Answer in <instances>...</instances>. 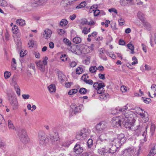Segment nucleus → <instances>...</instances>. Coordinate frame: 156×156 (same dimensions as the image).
Returning a JSON list of instances; mask_svg holds the SVG:
<instances>
[{"instance_id":"1","label":"nucleus","mask_w":156,"mask_h":156,"mask_svg":"<svg viewBox=\"0 0 156 156\" xmlns=\"http://www.w3.org/2000/svg\"><path fill=\"white\" fill-rule=\"evenodd\" d=\"M128 104H127L122 108L117 107L112 112V114H116L120 112H122V123L126 128L134 129L135 135L139 136L142 134L144 136H146L147 133V125L144 123L140 126H136V128H133V124L135 121V119L133 116V113L130 110L138 109L143 111V109L138 107H135V108H132Z\"/></svg>"},{"instance_id":"2","label":"nucleus","mask_w":156,"mask_h":156,"mask_svg":"<svg viewBox=\"0 0 156 156\" xmlns=\"http://www.w3.org/2000/svg\"><path fill=\"white\" fill-rule=\"evenodd\" d=\"M126 140V138L123 133H121L117 135V137L115 138L111 141V144H113V145L119 147L123 144Z\"/></svg>"},{"instance_id":"3","label":"nucleus","mask_w":156,"mask_h":156,"mask_svg":"<svg viewBox=\"0 0 156 156\" xmlns=\"http://www.w3.org/2000/svg\"><path fill=\"white\" fill-rule=\"evenodd\" d=\"M38 138L40 145L43 147L45 146L48 142V140L43 131H40L39 132Z\"/></svg>"},{"instance_id":"4","label":"nucleus","mask_w":156,"mask_h":156,"mask_svg":"<svg viewBox=\"0 0 156 156\" xmlns=\"http://www.w3.org/2000/svg\"><path fill=\"white\" fill-rule=\"evenodd\" d=\"M85 143L83 141L78 142L75 146L73 151L76 154H80L83 151Z\"/></svg>"},{"instance_id":"5","label":"nucleus","mask_w":156,"mask_h":156,"mask_svg":"<svg viewBox=\"0 0 156 156\" xmlns=\"http://www.w3.org/2000/svg\"><path fill=\"white\" fill-rule=\"evenodd\" d=\"M48 59V57L45 56L43 58V61L40 60L35 62L38 69L42 72H44L45 71V66L47 64Z\"/></svg>"},{"instance_id":"6","label":"nucleus","mask_w":156,"mask_h":156,"mask_svg":"<svg viewBox=\"0 0 156 156\" xmlns=\"http://www.w3.org/2000/svg\"><path fill=\"white\" fill-rule=\"evenodd\" d=\"M90 131L89 130L83 129L81 130L76 136V138L77 140H83L89 136Z\"/></svg>"},{"instance_id":"7","label":"nucleus","mask_w":156,"mask_h":156,"mask_svg":"<svg viewBox=\"0 0 156 156\" xmlns=\"http://www.w3.org/2000/svg\"><path fill=\"white\" fill-rule=\"evenodd\" d=\"M8 99L10 104L13 107V109H16L18 108V103L16 98L11 94H7Z\"/></svg>"},{"instance_id":"8","label":"nucleus","mask_w":156,"mask_h":156,"mask_svg":"<svg viewBox=\"0 0 156 156\" xmlns=\"http://www.w3.org/2000/svg\"><path fill=\"white\" fill-rule=\"evenodd\" d=\"M19 136L20 140L23 143L27 144L29 141V139L24 130H22L19 132Z\"/></svg>"},{"instance_id":"9","label":"nucleus","mask_w":156,"mask_h":156,"mask_svg":"<svg viewBox=\"0 0 156 156\" xmlns=\"http://www.w3.org/2000/svg\"><path fill=\"white\" fill-rule=\"evenodd\" d=\"M93 86L95 89L97 90L98 94H100L104 93L105 90H103V87L105 86V85L104 83L95 82L94 83Z\"/></svg>"},{"instance_id":"10","label":"nucleus","mask_w":156,"mask_h":156,"mask_svg":"<svg viewBox=\"0 0 156 156\" xmlns=\"http://www.w3.org/2000/svg\"><path fill=\"white\" fill-rule=\"evenodd\" d=\"M79 55L82 54H86L90 51V47L87 45L80 44L79 46Z\"/></svg>"},{"instance_id":"11","label":"nucleus","mask_w":156,"mask_h":156,"mask_svg":"<svg viewBox=\"0 0 156 156\" xmlns=\"http://www.w3.org/2000/svg\"><path fill=\"white\" fill-rule=\"evenodd\" d=\"M107 123L106 121H102L97 124L96 126V129L98 132L99 133L106 128Z\"/></svg>"},{"instance_id":"12","label":"nucleus","mask_w":156,"mask_h":156,"mask_svg":"<svg viewBox=\"0 0 156 156\" xmlns=\"http://www.w3.org/2000/svg\"><path fill=\"white\" fill-rule=\"evenodd\" d=\"M47 0H31L30 4L33 7H37L44 4Z\"/></svg>"},{"instance_id":"13","label":"nucleus","mask_w":156,"mask_h":156,"mask_svg":"<svg viewBox=\"0 0 156 156\" xmlns=\"http://www.w3.org/2000/svg\"><path fill=\"white\" fill-rule=\"evenodd\" d=\"M112 123L114 126L117 127L120 126L121 124L122 123V116L121 117H115L112 118Z\"/></svg>"},{"instance_id":"14","label":"nucleus","mask_w":156,"mask_h":156,"mask_svg":"<svg viewBox=\"0 0 156 156\" xmlns=\"http://www.w3.org/2000/svg\"><path fill=\"white\" fill-rule=\"evenodd\" d=\"M71 107L74 114H76L81 112L83 108V105H80L79 106H77L75 104H73L71 105Z\"/></svg>"},{"instance_id":"15","label":"nucleus","mask_w":156,"mask_h":156,"mask_svg":"<svg viewBox=\"0 0 156 156\" xmlns=\"http://www.w3.org/2000/svg\"><path fill=\"white\" fill-rule=\"evenodd\" d=\"M56 71V74L58 76V78L59 81L62 83L64 81V78L65 77V75L63 74L62 72L57 69Z\"/></svg>"},{"instance_id":"16","label":"nucleus","mask_w":156,"mask_h":156,"mask_svg":"<svg viewBox=\"0 0 156 156\" xmlns=\"http://www.w3.org/2000/svg\"><path fill=\"white\" fill-rule=\"evenodd\" d=\"M133 151L132 148H129L125 149L123 152V156H130L133 153Z\"/></svg>"},{"instance_id":"17","label":"nucleus","mask_w":156,"mask_h":156,"mask_svg":"<svg viewBox=\"0 0 156 156\" xmlns=\"http://www.w3.org/2000/svg\"><path fill=\"white\" fill-rule=\"evenodd\" d=\"M111 145H109V151L108 152L109 153H111L112 154L114 153L116 151L117 148L119 147H117L115 145H113V144L112 143L111 144Z\"/></svg>"},{"instance_id":"18","label":"nucleus","mask_w":156,"mask_h":156,"mask_svg":"<svg viewBox=\"0 0 156 156\" xmlns=\"http://www.w3.org/2000/svg\"><path fill=\"white\" fill-rule=\"evenodd\" d=\"M52 33V31L51 30L47 29L44 31V37L45 39H48L50 37Z\"/></svg>"},{"instance_id":"19","label":"nucleus","mask_w":156,"mask_h":156,"mask_svg":"<svg viewBox=\"0 0 156 156\" xmlns=\"http://www.w3.org/2000/svg\"><path fill=\"white\" fill-rule=\"evenodd\" d=\"M76 47L74 46H71L69 49H70V51H71L73 53L79 55V48L76 50Z\"/></svg>"},{"instance_id":"20","label":"nucleus","mask_w":156,"mask_h":156,"mask_svg":"<svg viewBox=\"0 0 156 156\" xmlns=\"http://www.w3.org/2000/svg\"><path fill=\"white\" fill-rule=\"evenodd\" d=\"M16 23L17 24L21 26H23L25 24V20L21 19H17L16 21Z\"/></svg>"},{"instance_id":"21","label":"nucleus","mask_w":156,"mask_h":156,"mask_svg":"<svg viewBox=\"0 0 156 156\" xmlns=\"http://www.w3.org/2000/svg\"><path fill=\"white\" fill-rule=\"evenodd\" d=\"M137 16L138 18L142 22H144V15L141 12H139L137 13Z\"/></svg>"},{"instance_id":"22","label":"nucleus","mask_w":156,"mask_h":156,"mask_svg":"<svg viewBox=\"0 0 156 156\" xmlns=\"http://www.w3.org/2000/svg\"><path fill=\"white\" fill-rule=\"evenodd\" d=\"M16 62L15 58H13L12 59L11 62V68L13 70H15L16 69Z\"/></svg>"},{"instance_id":"23","label":"nucleus","mask_w":156,"mask_h":156,"mask_svg":"<svg viewBox=\"0 0 156 156\" xmlns=\"http://www.w3.org/2000/svg\"><path fill=\"white\" fill-rule=\"evenodd\" d=\"M128 48L131 50L130 53L133 54L135 52L134 51V46L130 43H129L127 45Z\"/></svg>"},{"instance_id":"24","label":"nucleus","mask_w":156,"mask_h":156,"mask_svg":"<svg viewBox=\"0 0 156 156\" xmlns=\"http://www.w3.org/2000/svg\"><path fill=\"white\" fill-rule=\"evenodd\" d=\"M49 91L51 92H54L55 91V87L54 84H51L48 87Z\"/></svg>"},{"instance_id":"25","label":"nucleus","mask_w":156,"mask_h":156,"mask_svg":"<svg viewBox=\"0 0 156 156\" xmlns=\"http://www.w3.org/2000/svg\"><path fill=\"white\" fill-rule=\"evenodd\" d=\"M14 87L15 90L18 95L19 96L20 95V90L19 87L16 83L14 85Z\"/></svg>"},{"instance_id":"26","label":"nucleus","mask_w":156,"mask_h":156,"mask_svg":"<svg viewBox=\"0 0 156 156\" xmlns=\"http://www.w3.org/2000/svg\"><path fill=\"white\" fill-rule=\"evenodd\" d=\"M98 151L99 154L101 155H106L107 152V150L103 148L101 149H99Z\"/></svg>"},{"instance_id":"27","label":"nucleus","mask_w":156,"mask_h":156,"mask_svg":"<svg viewBox=\"0 0 156 156\" xmlns=\"http://www.w3.org/2000/svg\"><path fill=\"white\" fill-rule=\"evenodd\" d=\"M73 42L75 44H78L81 42V39L80 37H76L73 39Z\"/></svg>"},{"instance_id":"28","label":"nucleus","mask_w":156,"mask_h":156,"mask_svg":"<svg viewBox=\"0 0 156 156\" xmlns=\"http://www.w3.org/2000/svg\"><path fill=\"white\" fill-rule=\"evenodd\" d=\"M12 31L13 34H17L19 31L18 27L16 25H14L12 28Z\"/></svg>"},{"instance_id":"29","label":"nucleus","mask_w":156,"mask_h":156,"mask_svg":"<svg viewBox=\"0 0 156 156\" xmlns=\"http://www.w3.org/2000/svg\"><path fill=\"white\" fill-rule=\"evenodd\" d=\"M68 23V22L66 19H62L59 23L60 25L62 27L66 26Z\"/></svg>"},{"instance_id":"30","label":"nucleus","mask_w":156,"mask_h":156,"mask_svg":"<svg viewBox=\"0 0 156 156\" xmlns=\"http://www.w3.org/2000/svg\"><path fill=\"white\" fill-rule=\"evenodd\" d=\"M101 94L99 96V98L101 101H105L107 100V94L105 93L100 94Z\"/></svg>"},{"instance_id":"31","label":"nucleus","mask_w":156,"mask_h":156,"mask_svg":"<svg viewBox=\"0 0 156 156\" xmlns=\"http://www.w3.org/2000/svg\"><path fill=\"white\" fill-rule=\"evenodd\" d=\"M8 126L10 129H14L15 128L12 122L10 120H8Z\"/></svg>"},{"instance_id":"32","label":"nucleus","mask_w":156,"mask_h":156,"mask_svg":"<svg viewBox=\"0 0 156 156\" xmlns=\"http://www.w3.org/2000/svg\"><path fill=\"white\" fill-rule=\"evenodd\" d=\"M16 48L17 49H20L21 48V42L20 40H17L16 42Z\"/></svg>"},{"instance_id":"33","label":"nucleus","mask_w":156,"mask_h":156,"mask_svg":"<svg viewBox=\"0 0 156 156\" xmlns=\"http://www.w3.org/2000/svg\"><path fill=\"white\" fill-rule=\"evenodd\" d=\"M120 5L122 6H129L127 0H120Z\"/></svg>"},{"instance_id":"34","label":"nucleus","mask_w":156,"mask_h":156,"mask_svg":"<svg viewBox=\"0 0 156 156\" xmlns=\"http://www.w3.org/2000/svg\"><path fill=\"white\" fill-rule=\"evenodd\" d=\"M141 98L142 100L145 103L148 104L151 102V100L150 98H146L143 97H142Z\"/></svg>"},{"instance_id":"35","label":"nucleus","mask_w":156,"mask_h":156,"mask_svg":"<svg viewBox=\"0 0 156 156\" xmlns=\"http://www.w3.org/2000/svg\"><path fill=\"white\" fill-rule=\"evenodd\" d=\"M151 90L154 92V97L156 96V85L155 84H152L151 87Z\"/></svg>"},{"instance_id":"36","label":"nucleus","mask_w":156,"mask_h":156,"mask_svg":"<svg viewBox=\"0 0 156 156\" xmlns=\"http://www.w3.org/2000/svg\"><path fill=\"white\" fill-rule=\"evenodd\" d=\"M87 90L84 88H81L79 90V92L83 94H86L87 92Z\"/></svg>"},{"instance_id":"37","label":"nucleus","mask_w":156,"mask_h":156,"mask_svg":"<svg viewBox=\"0 0 156 156\" xmlns=\"http://www.w3.org/2000/svg\"><path fill=\"white\" fill-rule=\"evenodd\" d=\"M78 92V90L76 89H71L68 92V94L70 95H72Z\"/></svg>"},{"instance_id":"38","label":"nucleus","mask_w":156,"mask_h":156,"mask_svg":"<svg viewBox=\"0 0 156 156\" xmlns=\"http://www.w3.org/2000/svg\"><path fill=\"white\" fill-rule=\"evenodd\" d=\"M73 140H72L68 141L67 142H65L62 144V145L63 146L68 147L69 146L70 144L73 142Z\"/></svg>"},{"instance_id":"39","label":"nucleus","mask_w":156,"mask_h":156,"mask_svg":"<svg viewBox=\"0 0 156 156\" xmlns=\"http://www.w3.org/2000/svg\"><path fill=\"white\" fill-rule=\"evenodd\" d=\"M97 70V67L95 66H92L89 68V71L91 73H95Z\"/></svg>"},{"instance_id":"40","label":"nucleus","mask_w":156,"mask_h":156,"mask_svg":"<svg viewBox=\"0 0 156 156\" xmlns=\"http://www.w3.org/2000/svg\"><path fill=\"white\" fill-rule=\"evenodd\" d=\"M87 143L88 148H91L93 145V140L91 139H89L88 140Z\"/></svg>"},{"instance_id":"41","label":"nucleus","mask_w":156,"mask_h":156,"mask_svg":"<svg viewBox=\"0 0 156 156\" xmlns=\"http://www.w3.org/2000/svg\"><path fill=\"white\" fill-rule=\"evenodd\" d=\"M83 71V69L81 67H78L76 69V73L78 74H80L82 73Z\"/></svg>"},{"instance_id":"42","label":"nucleus","mask_w":156,"mask_h":156,"mask_svg":"<svg viewBox=\"0 0 156 156\" xmlns=\"http://www.w3.org/2000/svg\"><path fill=\"white\" fill-rule=\"evenodd\" d=\"M7 2L4 0H0V6L3 7L7 6Z\"/></svg>"},{"instance_id":"43","label":"nucleus","mask_w":156,"mask_h":156,"mask_svg":"<svg viewBox=\"0 0 156 156\" xmlns=\"http://www.w3.org/2000/svg\"><path fill=\"white\" fill-rule=\"evenodd\" d=\"M155 129V126L154 124H152L151 126V132L152 135H153Z\"/></svg>"},{"instance_id":"44","label":"nucleus","mask_w":156,"mask_h":156,"mask_svg":"<svg viewBox=\"0 0 156 156\" xmlns=\"http://www.w3.org/2000/svg\"><path fill=\"white\" fill-rule=\"evenodd\" d=\"M83 81L89 85H92L93 84V81L91 80H87L85 78Z\"/></svg>"},{"instance_id":"45","label":"nucleus","mask_w":156,"mask_h":156,"mask_svg":"<svg viewBox=\"0 0 156 156\" xmlns=\"http://www.w3.org/2000/svg\"><path fill=\"white\" fill-rule=\"evenodd\" d=\"M108 11L111 13L113 14L114 13H117V11L116 9L114 8H112L108 10Z\"/></svg>"},{"instance_id":"46","label":"nucleus","mask_w":156,"mask_h":156,"mask_svg":"<svg viewBox=\"0 0 156 156\" xmlns=\"http://www.w3.org/2000/svg\"><path fill=\"white\" fill-rule=\"evenodd\" d=\"M132 60L133 61L131 63L132 65H134L135 64L138 63L137 59L136 57H133L132 58Z\"/></svg>"},{"instance_id":"47","label":"nucleus","mask_w":156,"mask_h":156,"mask_svg":"<svg viewBox=\"0 0 156 156\" xmlns=\"http://www.w3.org/2000/svg\"><path fill=\"white\" fill-rule=\"evenodd\" d=\"M144 26L146 29L148 30H150L151 29V25L148 23H144Z\"/></svg>"},{"instance_id":"48","label":"nucleus","mask_w":156,"mask_h":156,"mask_svg":"<svg viewBox=\"0 0 156 156\" xmlns=\"http://www.w3.org/2000/svg\"><path fill=\"white\" fill-rule=\"evenodd\" d=\"M50 139L51 140L52 142L54 143L55 141H57L58 139V137H56L54 136H51Z\"/></svg>"},{"instance_id":"49","label":"nucleus","mask_w":156,"mask_h":156,"mask_svg":"<svg viewBox=\"0 0 156 156\" xmlns=\"http://www.w3.org/2000/svg\"><path fill=\"white\" fill-rule=\"evenodd\" d=\"M63 41L64 43L67 45L70 46L71 44V41L67 38L64 39Z\"/></svg>"},{"instance_id":"50","label":"nucleus","mask_w":156,"mask_h":156,"mask_svg":"<svg viewBox=\"0 0 156 156\" xmlns=\"http://www.w3.org/2000/svg\"><path fill=\"white\" fill-rule=\"evenodd\" d=\"M57 32L59 34L62 35L64 34L65 32V31L63 29H58L57 30Z\"/></svg>"},{"instance_id":"51","label":"nucleus","mask_w":156,"mask_h":156,"mask_svg":"<svg viewBox=\"0 0 156 156\" xmlns=\"http://www.w3.org/2000/svg\"><path fill=\"white\" fill-rule=\"evenodd\" d=\"M119 24L120 26H122L125 23V21L123 19L121 18L118 20Z\"/></svg>"},{"instance_id":"52","label":"nucleus","mask_w":156,"mask_h":156,"mask_svg":"<svg viewBox=\"0 0 156 156\" xmlns=\"http://www.w3.org/2000/svg\"><path fill=\"white\" fill-rule=\"evenodd\" d=\"M6 146L5 143L2 140H0V147L1 148H4Z\"/></svg>"},{"instance_id":"53","label":"nucleus","mask_w":156,"mask_h":156,"mask_svg":"<svg viewBox=\"0 0 156 156\" xmlns=\"http://www.w3.org/2000/svg\"><path fill=\"white\" fill-rule=\"evenodd\" d=\"M4 76L5 78L8 79L9 78L11 75L10 73L8 72H5L4 73Z\"/></svg>"},{"instance_id":"54","label":"nucleus","mask_w":156,"mask_h":156,"mask_svg":"<svg viewBox=\"0 0 156 156\" xmlns=\"http://www.w3.org/2000/svg\"><path fill=\"white\" fill-rule=\"evenodd\" d=\"M67 58V56L65 54L62 55L60 57L61 60L64 62L66 60Z\"/></svg>"},{"instance_id":"55","label":"nucleus","mask_w":156,"mask_h":156,"mask_svg":"<svg viewBox=\"0 0 156 156\" xmlns=\"http://www.w3.org/2000/svg\"><path fill=\"white\" fill-rule=\"evenodd\" d=\"M29 47H33L34 46L35 44V41L33 40H31L28 43Z\"/></svg>"},{"instance_id":"56","label":"nucleus","mask_w":156,"mask_h":156,"mask_svg":"<svg viewBox=\"0 0 156 156\" xmlns=\"http://www.w3.org/2000/svg\"><path fill=\"white\" fill-rule=\"evenodd\" d=\"M126 87L124 86H122L120 88V90L122 92H126L127 90Z\"/></svg>"},{"instance_id":"57","label":"nucleus","mask_w":156,"mask_h":156,"mask_svg":"<svg viewBox=\"0 0 156 156\" xmlns=\"http://www.w3.org/2000/svg\"><path fill=\"white\" fill-rule=\"evenodd\" d=\"M100 13V10L98 9L94 10V16H97Z\"/></svg>"},{"instance_id":"58","label":"nucleus","mask_w":156,"mask_h":156,"mask_svg":"<svg viewBox=\"0 0 156 156\" xmlns=\"http://www.w3.org/2000/svg\"><path fill=\"white\" fill-rule=\"evenodd\" d=\"M155 153H154V151L151 149V150L150 151L149 153L147 156H154Z\"/></svg>"},{"instance_id":"59","label":"nucleus","mask_w":156,"mask_h":156,"mask_svg":"<svg viewBox=\"0 0 156 156\" xmlns=\"http://www.w3.org/2000/svg\"><path fill=\"white\" fill-rule=\"evenodd\" d=\"M81 23L83 25L88 24V22L86 19H84L82 20Z\"/></svg>"},{"instance_id":"60","label":"nucleus","mask_w":156,"mask_h":156,"mask_svg":"<svg viewBox=\"0 0 156 156\" xmlns=\"http://www.w3.org/2000/svg\"><path fill=\"white\" fill-rule=\"evenodd\" d=\"M22 96L24 99H29L30 98V95L28 94H23L22 95Z\"/></svg>"},{"instance_id":"61","label":"nucleus","mask_w":156,"mask_h":156,"mask_svg":"<svg viewBox=\"0 0 156 156\" xmlns=\"http://www.w3.org/2000/svg\"><path fill=\"white\" fill-rule=\"evenodd\" d=\"M141 45L142 47V49L143 51L145 52H146L147 51L146 46L143 43Z\"/></svg>"},{"instance_id":"62","label":"nucleus","mask_w":156,"mask_h":156,"mask_svg":"<svg viewBox=\"0 0 156 156\" xmlns=\"http://www.w3.org/2000/svg\"><path fill=\"white\" fill-rule=\"evenodd\" d=\"M104 67L102 66H99L97 68V70H98L100 72H102L104 70Z\"/></svg>"},{"instance_id":"63","label":"nucleus","mask_w":156,"mask_h":156,"mask_svg":"<svg viewBox=\"0 0 156 156\" xmlns=\"http://www.w3.org/2000/svg\"><path fill=\"white\" fill-rule=\"evenodd\" d=\"M98 76L99 78L101 79L105 80V74H102L101 73H99L98 74Z\"/></svg>"},{"instance_id":"64","label":"nucleus","mask_w":156,"mask_h":156,"mask_svg":"<svg viewBox=\"0 0 156 156\" xmlns=\"http://www.w3.org/2000/svg\"><path fill=\"white\" fill-rule=\"evenodd\" d=\"M76 65V63L75 61H73L70 63V65L72 67H75Z\"/></svg>"}]
</instances>
